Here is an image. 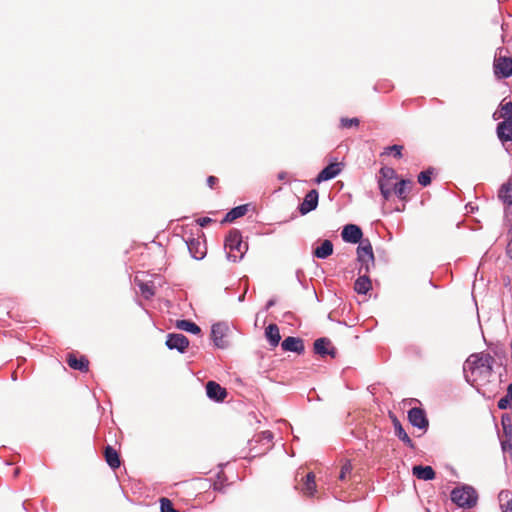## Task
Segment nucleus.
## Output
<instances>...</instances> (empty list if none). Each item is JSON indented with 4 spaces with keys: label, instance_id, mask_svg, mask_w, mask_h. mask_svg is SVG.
<instances>
[{
    "label": "nucleus",
    "instance_id": "1",
    "mask_svg": "<svg viewBox=\"0 0 512 512\" xmlns=\"http://www.w3.org/2000/svg\"><path fill=\"white\" fill-rule=\"evenodd\" d=\"M495 359L487 352L471 354L463 365L466 381L476 389L490 383Z\"/></svg>",
    "mask_w": 512,
    "mask_h": 512
},
{
    "label": "nucleus",
    "instance_id": "2",
    "mask_svg": "<svg viewBox=\"0 0 512 512\" xmlns=\"http://www.w3.org/2000/svg\"><path fill=\"white\" fill-rule=\"evenodd\" d=\"M224 247L227 252V259L232 262L241 261L248 250V244L243 242L240 230L233 228L225 237Z\"/></svg>",
    "mask_w": 512,
    "mask_h": 512
},
{
    "label": "nucleus",
    "instance_id": "3",
    "mask_svg": "<svg viewBox=\"0 0 512 512\" xmlns=\"http://www.w3.org/2000/svg\"><path fill=\"white\" fill-rule=\"evenodd\" d=\"M450 500L461 508L470 509L476 506L478 493L472 486L462 485L450 491Z\"/></svg>",
    "mask_w": 512,
    "mask_h": 512
},
{
    "label": "nucleus",
    "instance_id": "4",
    "mask_svg": "<svg viewBox=\"0 0 512 512\" xmlns=\"http://www.w3.org/2000/svg\"><path fill=\"white\" fill-rule=\"evenodd\" d=\"M229 332V324L225 321H220L212 325L210 336L216 348L224 350L230 347V342L227 340Z\"/></svg>",
    "mask_w": 512,
    "mask_h": 512
},
{
    "label": "nucleus",
    "instance_id": "5",
    "mask_svg": "<svg viewBox=\"0 0 512 512\" xmlns=\"http://www.w3.org/2000/svg\"><path fill=\"white\" fill-rule=\"evenodd\" d=\"M408 422L415 428L427 432L429 428V420L426 411L421 407H412L407 412Z\"/></svg>",
    "mask_w": 512,
    "mask_h": 512
},
{
    "label": "nucleus",
    "instance_id": "6",
    "mask_svg": "<svg viewBox=\"0 0 512 512\" xmlns=\"http://www.w3.org/2000/svg\"><path fill=\"white\" fill-rule=\"evenodd\" d=\"M165 345L169 350H176L183 354L189 346V339L181 333H169Z\"/></svg>",
    "mask_w": 512,
    "mask_h": 512
},
{
    "label": "nucleus",
    "instance_id": "7",
    "mask_svg": "<svg viewBox=\"0 0 512 512\" xmlns=\"http://www.w3.org/2000/svg\"><path fill=\"white\" fill-rule=\"evenodd\" d=\"M314 353L324 358L330 356L335 358L337 355V349L332 345V342L327 337H320L314 341L313 344Z\"/></svg>",
    "mask_w": 512,
    "mask_h": 512
},
{
    "label": "nucleus",
    "instance_id": "8",
    "mask_svg": "<svg viewBox=\"0 0 512 512\" xmlns=\"http://www.w3.org/2000/svg\"><path fill=\"white\" fill-rule=\"evenodd\" d=\"M341 237L346 243L357 244L363 239V231L360 226L349 223L343 226Z\"/></svg>",
    "mask_w": 512,
    "mask_h": 512
},
{
    "label": "nucleus",
    "instance_id": "9",
    "mask_svg": "<svg viewBox=\"0 0 512 512\" xmlns=\"http://www.w3.org/2000/svg\"><path fill=\"white\" fill-rule=\"evenodd\" d=\"M390 419L394 428V434L395 436L402 441L408 448L415 450L416 445L413 442V440L410 438V436L406 433L403 425L401 424L400 420L397 418V416L393 413H390Z\"/></svg>",
    "mask_w": 512,
    "mask_h": 512
},
{
    "label": "nucleus",
    "instance_id": "10",
    "mask_svg": "<svg viewBox=\"0 0 512 512\" xmlns=\"http://www.w3.org/2000/svg\"><path fill=\"white\" fill-rule=\"evenodd\" d=\"M319 202V193L316 189H311L304 197L303 201L299 204L298 210L301 215H306L314 211Z\"/></svg>",
    "mask_w": 512,
    "mask_h": 512
},
{
    "label": "nucleus",
    "instance_id": "11",
    "mask_svg": "<svg viewBox=\"0 0 512 512\" xmlns=\"http://www.w3.org/2000/svg\"><path fill=\"white\" fill-rule=\"evenodd\" d=\"M494 72L499 78H508L512 75V58L499 56L494 60Z\"/></svg>",
    "mask_w": 512,
    "mask_h": 512
},
{
    "label": "nucleus",
    "instance_id": "12",
    "mask_svg": "<svg viewBox=\"0 0 512 512\" xmlns=\"http://www.w3.org/2000/svg\"><path fill=\"white\" fill-rule=\"evenodd\" d=\"M227 390L215 381H208L206 384L207 397L217 403H221L227 397Z\"/></svg>",
    "mask_w": 512,
    "mask_h": 512
},
{
    "label": "nucleus",
    "instance_id": "13",
    "mask_svg": "<svg viewBox=\"0 0 512 512\" xmlns=\"http://www.w3.org/2000/svg\"><path fill=\"white\" fill-rule=\"evenodd\" d=\"M191 257L195 260H202L206 255V246L199 238L189 237L185 240Z\"/></svg>",
    "mask_w": 512,
    "mask_h": 512
},
{
    "label": "nucleus",
    "instance_id": "14",
    "mask_svg": "<svg viewBox=\"0 0 512 512\" xmlns=\"http://www.w3.org/2000/svg\"><path fill=\"white\" fill-rule=\"evenodd\" d=\"M341 173V168H340V164L335 162V163H330L328 164L327 166H325L316 176V178L314 179V181L317 183V184H320L322 182H325V181H328V180H331V179H334L335 177H337L339 174Z\"/></svg>",
    "mask_w": 512,
    "mask_h": 512
},
{
    "label": "nucleus",
    "instance_id": "15",
    "mask_svg": "<svg viewBox=\"0 0 512 512\" xmlns=\"http://www.w3.org/2000/svg\"><path fill=\"white\" fill-rule=\"evenodd\" d=\"M281 348L283 351L293 352L296 354H303L305 351L304 341L299 337L288 336L282 343Z\"/></svg>",
    "mask_w": 512,
    "mask_h": 512
},
{
    "label": "nucleus",
    "instance_id": "16",
    "mask_svg": "<svg viewBox=\"0 0 512 512\" xmlns=\"http://www.w3.org/2000/svg\"><path fill=\"white\" fill-rule=\"evenodd\" d=\"M357 244V261H362L363 259H366L368 261H372V265H375V256L373 252V247L369 239H361L360 242Z\"/></svg>",
    "mask_w": 512,
    "mask_h": 512
},
{
    "label": "nucleus",
    "instance_id": "17",
    "mask_svg": "<svg viewBox=\"0 0 512 512\" xmlns=\"http://www.w3.org/2000/svg\"><path fill=\"white\" fill-rule=\"evenodd\" d=\"M66 362L70 368L80 372H87L89 369V360L84 355L78 358L76 354L70 352L67 354Z\"/></svg>",
    "mask_w": 512,
    "mask_h": 512
},
{
    "label": "nucleus",
    "instance_id": "18",
    "mask_svg": "<svg viewBox=\"0 0 512 512\" xmlns=\"http://www.w3.org/2000/svg\"><path fill=\"white\" fill-rule=\"evenodd\" d=\"M412 474L420 479V480H424V481H430V480H433L435 478V471L434 469L429 466V465H415L413 466L412 468Z\"/></svg>",
    "mask_w": 512,
    "mask_h": 512
},
{
    "label": "nucleus",
    "instance_id": "19",
    "mask_svg": "<svg viewBox=\"0 0 512 512\" xmlns=\"http://www.w3.org/2000/svg\"><path fill=\"white\" fill-rule=\"evenodd\" d=\"M333 254V243L329 239H325L322 243L313 249L312 255L317 259H327Z\"/></svg>",
    "mask_w": 512,
    "mask_h": 512
},
{
    "label": "nucleus",
    "instance_id": "20",
    "mask_svg": "<svg viewBox=\"0 0 512 512\" xmlns=\"http://www.w3.org/2000/svg\"><path fill=\"white\" fill-rule=\"evenodd\" d=\"M104 457L108 466L115 470L120 467V455L111 445H107L104 449Z\"/></svg>",
    "mask_w": 512,
    "mask_h": 512
},
{
    "label": "nucleus",
    "instance_id": "21",
    "mask_svg": "<svg viewBox=\"0 0 512 512\" xmlns=\"http://www.w3.org/2000/svg\"><path fill=\"white\" fill-rule=\"evenodd\" d=\"M249 204H241L230 209L224 216L222 223H231L243 217L248 212Z\"/></svg>",
    "mask_w": 512,
    "mask_h": 512
},
{
    "label": "nucleus",
    "instance_id": "22",
    "mask_svg": "<svg viewBox=\"0 0 512 512\" xmlns=\"http://www.w3.org/2000/svg\"><path fill=\"white\" fill-rule=\"evenodd\" d=\"M372 289L369 275H359L354 282V291L360 295H366Z\"/></svg>",
    "mask_w": 512,
    "mask_h": 512
},
{
    "label": "nucleus",
    "instance_id": "23",
    "mask_svg": "<svg viewBox=\"0 0 512 512\" xmlns=\"http://www.w3.org/2000/svg\"><path fill=\"white\" fill-rule=\"evenodd\" d=\"M497 136L502 142L512 141V121L504 120L497 125Z\"/></svg>",
    "mask_w": 512,
    "mask_h": 512
},
{
    "label": "nucleus",
    "instance_id": "24",
    "mask_svg": "<svg viewBox=\"0 0 512 512\" xmlns=\"http://www.w3.org/2000/svg\"><path fill=\"white\" fill-rule=\"evenodd\" d=\"M265 337L272 347L278 346L281 340L278 326L273 323L269 324L265 328Z\"/></svg>",
    "mask_w": 512,
    "mask_h": 512
},
{
    "label": "nucleus",
    "instance_id": "25",
    "mask_svg": "<svg viewBox=\"0 0 512 512\" xmlns=\"http://www.w3.org/2000/svg\"><path fill=\"white\" fill-rule=\"evenodd\" d=\"M176 327L193 335L201 334V328L195 322L188 319L178 320Z\"/></svg>",
    "mask_w": 512,
    "mask_h": 512
},
{
    "label": "nucleus",
    "instance_id": "26",
    "mask_svg": "<svg viewBox=\"0 0 512 512\" xmlns=\"http://www.w3.org/2000/svg\"><path fill=\"white\" fill-rule=\"evenodd\" d=\"M412 185V181L409 179H401L399 182L394 184L393 192L395 195L403 200L406 197V193L410 191V186Z\"/></svg>",
    "mask_w": 512,
    "mask_h": 512
},
{
    "label": "nucleus",
    "instance_id": "27",
    "mask_svg": "<svg viewBox=\"0 0 512 512\" xmlns=\"http://www.w3.org/2000/svg\"><path fill=\"white\" fill-rule=\"evenodd\" d=\"M498 197L501 201L508 205H512V182L504 183L498 193Z\"/></svg>",
    "mask_w": 512,
    "mask_h": 512
},
{
    "label": "nucleus",
    "instance_id": "28",
    "mask_svg": "<svg viewBox=\"0 0 512 512\" xmlns=\"http://www.w3.org/2000/svg\"><path fill=\"white\" fill-rule=\"evenodd\" d=\"M436 172L434 167H428L427 169L421 171L417 176V181L422 187H427L432 182V176Z\"/></svg>",
    "mask_w": 512,
    "mask_h": 512
},
{
    "label": "nucleus",
    "instance_id": "29",
    "mask_svg": "<svg viewBox=\"0 0 512 512\" xmlns=\"http://www.w3.org/2000/svg\"><path fill=\"white\" fill-rule=\"evenodd\" d=\"M274 438V435L271 431L265 430L259 433L254 439L250 441V444L253 442L262 443L263 445H267L266 450L271 448V443Z\"/></svg>",
    "mask_w": 512,
    "mask_h": 512
},
{
    "label": "nucleus",
    "instance_id": "30",
    "mask_svg": "<svg viewBox=\"0 0 512 512\" xmlns=\"http://www.w3.org/2000/svg\"><path fill=\"white\" fill-rule=\"evenodd\" d=\"M305 492L308 496H313L316 492L315 475L313 472H309L306 475Z\"/></svg>",
    "mask_w": 512,
    "mask_h": 512
},
{
    "label": "nucleus",
    "instance_id": "31",
    "mask_svg": "<svg viewBox=\"0 0 512 512\" xmlns=\"http://www.w3.org/2000/svg\"><path fill=\"white\" fill-rule=\"evenodd\" d=\"M397 178V173L394 168L384 166L379 170L378 180L390 181Z\"/></svg>",
    "mask_w": 512,
    "mask_h": 512
},
{
    "label": "nucleus",
    "instance_id": "32",
    "mask_svg": "<svg viewBox=\"0 0 512 512\" xmlns=\"http://www.w3.org/2000/svg\"><path fill=\"white\" fill-rule=\"evenodd\" d=\"M137 286L145 299H150L155 295V291L152 284L148 282L139 281L137 282Z\"/></svg>",
    "mask_w": 512,
    "mask_h": 512
},
{
    "label": "nucleus",
    "instance_id": "33",
    "mask_svg": "<svg viewBox=\"0 0 512 512\" xmlns=\"http://www.w3.org/2000/svg\"><path fill=\"white\" fill-rule=\"evenodd\" d=\"M378 188L380 190L382 197L385 200H389L392 190H393V187L391 186L390 181L378 180Z\"/></svg>",
    "mask_w": 512,
    "mask_h": 512
},
{
    "label": "nucleus",
    "instance_id": "34",
    "mask_svg": "<svg viewBox=\"0 0 512 512\" xmlns=\"http://www.w3.org/2000/svg\"><path fill=\"white\" fill-rule=\"evenodd\" d=\"M359 124H360V120L357 117H353V118L342 117L340 119V128H342V129L358 127Z\"/></svg>",
    "mask_w": 512,
    "mask_h": 512
},
{
    "label": "nucleus",
    "instance_id": "35",
    "mask_svg": "<svg viewBox=\"0 0 512 512\" xmlns=\"http://www.w3.org/2000/svg\"><path fill=\"white\" fill-rule=\"evenodd\" d=\"M159 502L160 512H179L174 508L173 502L170 499L163 497L160 499Z\"/></svg>",
    "mask_w": 512,
    "mask_h": 512
},
{
    "label": "nucleus",
    "instance_id": "36",
    "mask_svg": "<svg viewBox=\"0 0 512 512\" xmlns=\"http://www.w3.org/2000/svg\"><path fill=\"white\" fill-rule=\"evenodd\" d=\"M402 150H403L402 145L394 144V145L386 147L384 154H392L395 158L400 159L403 156Z\"/></svg>",
    "mask_w": 512,
    "mask_h": 512
},
{
    "label": "nucleus",
    "instance_id": "37",
    "mask_svg": "<svg viewBox=\"0 0 512 512\" xmlns=\"http://www.w3.org/2000/svg\"><path fill=\"white\" fill-rule=\"evenodd\" d=\"M358 262L360 263V267L358 268L359 275H368L371 267H374V265H372V261H368L367 258Z\"/></svg>",
    "mask_w": 512,
    "mask_h": 512
},
{
    "label": "nucleus",
    "instance_id": "38",
    "mask_svg": "<svg viewBox=\"0 0 512 512\" xmlns=\"http://www.w3.org/2000/svg\"><path fill=\"white\" fill-rule=\"evenodd\" d=\"M352 464L349 460H347L341 467L340 473H339V480L343 481L346 478L347 474H350L352 471Z\"/></svg>",
    "mask_w": 512,
    "mask_h": 512
},
{
    "label": "nucleus",
    "instance_id": "39",
    "mask_svg": "<svg viewBox=\"0 0 512 512\" xmlns=\"http://www.w3.org/2000/svg\"><path fill=\"white\" fill-rule=\"evenodd\" d=\"M511 400L512 398H508V395L504 396L498 401V408L502 410L507 409L508 406L510 405Z\"/></svg>",
    "mask_w": 512,
    "mask_h": 512
},
{
    "label": "nucleus",
    "instance_id": "40",
    "mask_svg": "<svg viewBox=\"0 0 512 512\" xmlns=\"http://www.w3.org/2000/svg\"><path fill=\"white\" fill-rule=\"evenodd\" d=\"M502 110L505 112V115L507 116L506 120L512 121V102H508L505 105H503Z\"/></svg>",
    "mask_w": 512,
    "mask_h": 512
},
{
    "label": "nucleus",
    "instance_id": "41",
    "mask_svg": "<svg viewBox=\"0 0 512 512\" xmlns=\"http://www.w3.org/2000/svg\"><path fill=\"white\" fill-rule=\"evenodd\" d=\"M213 220L209 217H201L197 219V224L201 227H206L208 224H210Z\"/></svg>",
    "mask_w": 512,
    "mask_h": 512
},
{
    "label": "nucleus",
    "instance_id": "42",
    "mask_svg": "<svg viewBox=\"0 0 512 512\" xmlns=\"http://www.w3.org/2000/svg\"><path fill=\"white\" fill-rule=\"evenodd\" d=\"M213 490L221 492V493H224L225 492V485L223 484L222 481H216L213 484Z\"/></svg>",
    "mask_w": 512,
    "mask_h": 512
},
{
    "label": "nucleus",
    "instance_id": "43",
    "mask_svg": "<svg viewBox=\"0 0 512 512\" xmlns=\"http://www.w3.org/2000/svg\"><path fill=\"white\" fill-rule=\"evenodd\" d=\"M510 239L506 247V253L509 258H512V231L509 232Z\"/></svg>",
    "mask_w": 512,
    "mask_h": 512
},
{
    "label": "nucleus",
    "instance_id": "44",
    "mask_svg": "<svg viewBox=\"0 0 512 512\" xmlns=\"http://www.w3.org/2000/svg\"><path fill=\"white\" fill-rule=\"evenodd\" d=\"M218 178L215 176H208L207 178V185L212 189L214 188V185L217 184Z\"/></svg>",
    "mask_w": 512,
    "mask_h": 512
},
{
    "label": "nucleus",
    "instance_id": "45",
    "mask_svg": "<svg viewBox=\"0 0 512 512\" xmlns=\"http://www.w3.org/2000/svg\"><path fill=\"white\" fill-rule=\"evenodd\" d=\"M503 430L506 435H511L512 433V425L506 424L504 420H502Z\"/></svg>",
    "mask_w": 512,
    "mask_h": 512
},
{
    "label": "nucleus",
    "instance_id": "46",
    "mask_svg": "<svg viewBox=\"0 0 512 512\" xmlns=\"http://www.w3.org/2000/svg\"><path fill=\"white\" fill-rule=\"evenodd\" d=\"M276 304V299L271 298L267 301L265 305V310H269L271 307H273Z\"/></svg>",
    "mask_w": 512,
    "mask_h": 512
},
{
    "label": "nucleus",
    "instance_id": "47",
    "mask_svg": "<svg viewBox=\"0 0 512 512\" xmlns=\"http://www.w3.org/2000/svg\"><path fill=\"white\" fill-rule=\"evenodd\" d=\"M503 512H512V499L504 506Z\"/></svg>",
    "mask_w": 512,
    "mask_h": 512
},
{
    "label": "nucleus",
    "instance_id": "48",
    "mask_svg": "<svg viewBox=\"0 0 512 512\" xmlns=\"http://www.w3.org/2000/svg\"><path fill=\"white\" fill-rule=\"evenodd\" d=\"M506 395H508V398H512V383H510L508 385L507 394Z\"/></svg>",
    "mask_w": 512,
    "mask_h": 512
},
{
    "label": "nucleus",
    "instance_id": "49",
    "mask_svg": "<svg viewBox=\"0 0 512 512\" xmlns=\"http://www.w3.org/2000/svg\"><path fill=\"white\" fill-rule=\"evenodd\" d=\"M246 291H247V288L245 289V291L241 295H239V297H238V301L239 302H244L245 296H246Z\"/></svg>",
    "mask_w": 512,
    "mask_h": 512
},
{
    "label": "nucleus",
    "instance_id": "50",
    "mask_svg": "<svg viewBox=\"0 0 512 512\" xmlns=\"http://www.w3.org/2000/svg\"><path fill=\"white\" fill-rule=\"evenodd\" d=\"M285 176H286V173L285 172H281V173L278 174V179L283 180L285 178Z\"/></svg>",
    "mask_w": 512,
    "mask_h": 512
},
{
    "label": "nucleus",
    "instance_id": "51",
    "mask_svg": "<svg viewBox=\"0 0 512 512\" xmlns=\"http://www.w3.org/2000/svg\"><path fill=\"white\" fill-rule=\"evenodd\" d=\"M328 319H329V320H333V319H332V316H331V313L328 315Z\"/></svg>",
    "mask_w": 512,
    "mask_h": 512
},
{
    "label": "nucleus",
    "instance_id": "52",
    "mask_svg": "<svg viewBox=\"0 0 512 512\" xmlns=\"http://www.w3.org/2000/svg\"><path fill=\"white\" fill-rule=\"evenodd\" d=\"M506 447H508V444L503 443V448L505 449Z\"/></svg>",
    "mask_w": 512,
    "mask_h": 512
},
{
    "label": "nucleus",
    "instance_id": "53",
    "mask_svg": "<svg viewBox=\"0 0 512 512\" xmlns=\"http://www.w3.org/2000/svg\"><path fill=\"white\" fill-rule=\"evenodd\" d=\"M506 447H508V444L503 443V448L505 449Z\"/></svg>",
    "mask_w": 512,
    "mask_h": 512
},
{
    "label": "nucleus",
    "instance_id": "54",
    "mask_svg": "<svg viewBox=\"0 0 512 512\" xmlns=\"http://www.w3.org/2000/svg\"><path fill=\"white\" fill-rule=\"evenodd\" d=\"M426 512H431V510L429 508H426Z\"/></svg>",
    "mask_w": 512,
    "mask_h": 512
}]
</instances>
